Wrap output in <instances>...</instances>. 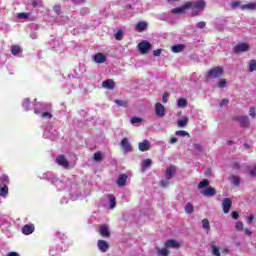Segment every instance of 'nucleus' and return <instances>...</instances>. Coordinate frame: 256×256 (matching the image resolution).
Segmentation results:
<instances>
[{
	"label": "nucleus",
	"mask_w": 256,
	"mask_h": 256,
	"mask_svg": "<svg viewBox=\"0 0 256 256\" xmlns=\"http://www.w3.org/2000/svg\"><path fill=\"white\" fill-rule=\"evenodd\" d=\"M223 75H225V70H223L222 67L216 66L207 72L206 79L207 81H209V79H219L223 77Z\"/></svg>",
	"instance_id": "f257e3e1"
},
{
	"label": "nucleus",
	"mask_w": 256,
	"mask_h": 256,
	"mask_svg": "<svg viewBox=\"0 0 256 256\" xmlns=\"http://www.w3.org/2000/svg\"><path fill=\"white\" fill-rule=\"evenodd\" d=\"M191 7H193V2L188 1L181 7L173 8L172 13L174 15H182V14L186 13L187 9H191Z\"/></svg>",
	"instance_id": "f03ea898"
},
{
	"label": "nucleus",
	"mask_w": 256,
	"mask_h": 256,
	"mask_svg": "<svg viewBox=\"0 0 256 256\" xmlns=\"http://www.w3.org/2000/svg\"><path fill=\"white\" fill-rule=\"evenodd\" d=\"M138 51H140L141 55H145L153 49V45L149 43V41H142L138 44Z\"/></svg>",
	"instance_id": "7ed1b4c3"
},
{
	"label": "nucleus",
	"mask_w": 256,
	"mask_h": 256,
	"mask_svg": "<svg viewBox=\"0 0 256 256\" xmlns=\"http://www.w3.org/2000/svg\"><path fill=\"white\" fill-rule=\"evenodd\" d=\"M235 121H238L240 127L243 129H249V127H251V121H249V117L247 116H237Z\"/></svg>",
	"instance_id": "20e7f679"
},
{
	"label": "nucleus",
	"mask_w": 256,
	"mask_h": 256,
	"mask_svg": "<svg viewBox=\"0 0 256 256\" xmlns=\"http://www.w3.org/2000/svg\"><path fill=\"white\" fill-rule=\"evenodd\" d=\"M56 163H57V165H60V167H64V169L69 168V161L67 160V158L63 154L56 157Z\"/></svg>",
	"instance_id": "39448f33"
},
{
	"label": "nucleus",
	"mask_w": 256,
	"mask_h": 256,
	"mask_svg": "<svg viewBox=\"0 0 256 256\" xmlns=\"http://www.w3.org/2000/svg\"><path fill=\"white\" fill-rule=\"evenodd\" d=\"M120 146L122 147L123 151H125V153H131V151H133V146H131L129 139L127 138L121 140Z\"/></svg>",
	"instance_id": "423d86ee"
},
{
	"label": "nucleus",
	"mask_w": 256,
	"mask_h": 256,
	"mask_svg": "<svg viewBox=\"0 0 256 256\" xmlns=\"http://www.w3.org/2000/svg\"><path fill=\"white\" fill-rule=\"evenodd\" d=\"M233 51H234V53H245V52L249 51V44H247V43L237 44L234 47Z\"/></svg>",
	"instance_id": "0eeeda50"
},
{
	"label": "nucleus",
	"mask_w": 256,
	"mask_h": 256,
	"mask_svg": "<svg viewBox=\"0 0 256 256\" xmlns=\"http://www.w3.org/2000/svg\"><path fill=\"white\" fill-rule=\"evenodd\" d=\"M175 173H177V167L174 165L168 166L165 171L166 179H168V181H171V179H173V175H175Z\"/></svg>",
	"instance_id": "6e6552de"
},
{
	"label": "nucleus",
	"mask_w": 256,
	"mask_h": 256,
	"mask_svg": "<svg viewBox=\"0 0 256 256\" xmlns=\"http://www.w3.org/2000/svg\"><path fill=\"white\" fill-rule=\"evenodd\" d=\"M155 113L157 117H160V118L165 117V106H163V104H161L160 102H157L155 104Z\"/></svg>",
	"instance_id": "1a4fd4ad"
},
{
	"label": "nucleus",
	"mask_w": 256,
	"mask_h": 256,
	"mask_svg": "<svg viewBox=\"0 0 256 256\" xmlns=\"http://www.w3.org/2000/svg\"><path fill=\"white\" fill-rule=\"evenodd\" d=\"M165 247L166 249H179V247H181V244L175 239H169L165 242Z\"/></svg>",
	"instance_id": "9d476101"
},
{
	"label": "nucleus",
	"mask_w": 256,
	"mask_h": 256,
	"mask_svg": "<svg viewBox=\"0 0 256 256\" xmlns=\"http://www.w3.org/2000/svg\"><path fill=\"white\" fill-rule=\"evenodd\" d=\"M231 205H233V201H231V198H224L222 202V208L225 214L229 213L231 211Z\"/></svg>",
	"instance_id": "9b49d317"
},
{
	"label": "nucleus",
	"mask_w": 256,
	"mask_h": 256,
	"mask_svg": "<svg viewBox=\"0 0 256 256\" xmlns=\"http://www.w3.org/2000/svg\"><path fill=\"white\" fill-rule=\"evenodd\" d=\"M93 61L96 62L98 65H101L102 63H105L107 61V56L105 54L98 52L94 55Z\"/></svg>",
	"instance_id": "f8f14e48"
},
{
	"label": "nucleus",
	"mask_w": 256,
	"mask_h": 256,
	"mask_svg": "<svg viewBox=\"0 0 256 256\" xmlns=\"http://www.w3.org/2000/svg\"><path fill=\"white\" fill-rule=\"evenodd\" d=\"M35 232V225L34 224H26L22 227L23 235H31Z\"/></svg>",
	"instance_id": "ddd939ff"
},
{
	"label": "nucleus",
	"mask_w": 256,
	"mask_h": 256,
	"mask_svg": "<svg viewBox=\"0 0 256 256\" xmlns=\"http://www.w3.org/2000/svg\"><path fill=\"white\" fill-rule=\"evenodd\" d=\"M138 149L142 152L149 151L151 149V142L149 140H143V142L138 144Z\"/></svg>",
	"instance_id": "4468645a"
},
{
	"label": "nucleus",
	"mask_w": 256,
	"mask_h": 256,
	"mask_svg": "<svg viewBox=\"0 0 256 256\" xmlns=\"http://www.w3.org/2000/svg\"><path fill=\"white\" fill-rule=\"evenodd\" d=\"M97 245L101 253H107V251H109V243H107V241L99 240Z\"/></svg>",
	"instance_id": "2eb2a0df"
},
{
	"label": "nucleus",
	"mask_w": 256,
	"mask_h": 256,
	"mask_svg": "<svg viewBox=\"0 0 256 256\" xmlns=\"http://www.w3.org/2000/svg\"><path fill=\"white\" fill-rule=\"evenodd\" d=\"M102 87L113 91V89H115V81H113V79H107L102 82Z\"/></svg>",
	"instance_id": "dca6fc26"
},
{
	"label": "nucleus",
	"mask_w": 256,
	"mask_h": 256,
	"mask_svg": "<svg viewBox=\"0 0 256 256\" xmlns=\"http://www.w3.org/2000/svg\"><path fill=\"white\" fill-rule=\"evenodd\" d=\"M207 3L204 0H197L196 2H192V7L197 9L198 11H203L205 9Z\"/></svg>",
	"instance_id": "f3484780"
},
{
	"label": "nucleus",
	"mask_w": 256,
	"mask_h": 256,
	"mask_svg": "<svg viewBox=\"0 0 256 256\" xmlns=\"http://www.w3.org/2000/svg\"><path fill=\"white\" fill-rule=\"evenodd\" d=\"M202 194L204 195V197H215V195H217V190L209 186L203 191Z\"/></svg>",
	"instance_id": "a211bd4d"
},
{
	"label": "nucleus",
	"mask_w": 256,
	"mask_h": 256,
	"mask_svg": "<svg viewBox=\"0 0 256 256\" xmlns=\"http://www.w3.org/2000/svg\"><path fill=\"white\" fill-rule=\"evenodd\" d=\"M127 177H128L127 174H121L118 177L116 181L118 187H125L127 185Z\"/></svg>",
	"instance_id": "6ab92c4d"
},
{
	"label": "nucleus",
	"mask_w": 256,
	"mask_h": 256,
	"mask_svg": "<svg viewBox=\"0 0 256 256\" xmlns=\"http://www.w3.org/2000/svg\"><path fill=\"white\" fill-rule=\"evenodd\" d=\"M171 51L173 53H181L183 51H185V44H177V45H173L171 47Z\"/></svg>",
	"instance_id": "aec40b11"
},
{
	"label": "nucleus",
	"mask_w": 256,
	"mask_h": 256,
	"mask_svg": "<svg viewBox=\"0 0 256 256\" xmlns=\"http://www.w3.org/2000/svg\"><path fill=\"white\" fill-rule=\"evenodd\" d=\"M229 179L232 182V185H234V187H239V185H241V178L239 176L231 175Z\"/></svg>",
	"instance_id": "412c9836"
},
{
	"label": "nucleus",
	"mask_w": 256,
	"mask_h": 256,
	"mask_svg": "<svg viewBox=\"0 0 256 256\" xmlns=\"http://www.w3.org/2000/svg\"><path fill=\"white\" fill-rule=\"evenodd\" d=\"M100 234L102 237H110L111 232H109V228H107V225L100 226Z\"/></svg>",
	"instance_id": "4be33fe9"
},
{
	"label": "nucleus",
	"mask_w": 256,
	"mask_h": 256,
	"mask_svg": "<svg viewBox=\"0 0 256 256\" xmlns=\"http://www.w3.org/2000/svg\"><path fill=\"white\" fill-rule=\"evenodd\" d=\"M153 165V161L151 159H145L142 161V171L145 173L147 171L148 167H151Z\"/></svg>",
	"instance_id": "5701e85b"
},
{
	"label": "nucleus",
	"mask_w": 256,
	"mask_h": 256,
	"mask_svg": "<svg viewBox=\"0 0 256 256\" xmlns=\"http://www.w3.org/2000/svg\"><path fill=\"white\" fill-rule=\"evenodd\" d=\"M148 27L147 22L140 21L136 24V31H145Z\"/></svg>",
	"instance_id": "b1692460"
},
{
	"label": "nucleus",
	"mask_w": 256,
	"mask_h": 256,
	"mask_svg": "<svg viewBox=\"0 0 256 256\" xmlns=\"http://www.w3.org/2000/svg\"><path fill=\"white\" fill-rule=\"evenodd\" d=\"M242 11L249 10V11H255L256 9V3H248L241 6Z\"/></svg>",
	"instance_id": "393cba45"
},
{
	"label": "nucleus",
	"mask_w": 256,
	"mask_h": 256,
	"mask_svg": "<svg viewBox=\"0 0 256 256\" xmlns=\"http://www.w3.org/2000/svg\"><path fill=\"white\" fill-rule=\"evenodd\" d=\"M185 213H187V215H192V213H195V207H193V204H191V202H188L186 204Z\"/></svg>",
	"instance_id": "a878e982"
},
{
	"label": "nucleus",
	"mask_w": 256,
	"mask_h": 256,
	"mask_svg": "<svg viewBox=\"0 0 256 256\" xmlns=\"http://www.w3.org/2000/svg\"><path fill=\"white\" fill-rule=\"evenodd\" d=\"M108 199H109V203H110V209H115V207L117 205V199L115 198V196L109 195Z\"/></svg>",
	"instance_id": "bb28decb"
},
{
	"label": "nucleus",
	"mask_w": 256,
	"mask_h": 256,
	"mask_svg": "<svg viewBox=\"0 0 256 256\" xmlns=\"http://www.w3.org/2000/svg\"><path fill=\"white\" fill-rule=\"evenodd\" d=\"M103 153H101V151H97L96 153H94L93 155V159L94 161H96L97 163L103 161Z\"/></svg>",
	"instance_id": "cd10ccee"
},
{
	"label": "nucleus",
	"mask_w": 256,
	"mask_h": 256,
	"mask_svg": "<svg viewBox=\"0 0 256 256\" xmlns=\"http://www.w3.org/2000/svg\"><path fill=\"white\" fill-rule=\"evenodd\" d=\"M178 103V107H180V109H185V107H187V99L185 98H179L177 100Z\"/></svg>",
	"instance_id": "c85d7f7f"
},
{
	"label": "nucleus",
	"mask_w": 256,
	"mask_h": 256,
	"mask_svg": "<svg viewBox=\"0 0 256 256\" xmlns=\"http://www.w3.org/2000/svg\"><path fill=\"white\" fill-rule=\"evenodd\" d=\"M7 195H9V187L4 185L2 188H0V197H7Z\"/></svg>",
	"instance_id": "c756f323"
},
{
	"label": "nucleus",
	"mask_w": 256,
	"mask_h": 256,
	"mask_svg": "<svg viewBox=\"0 0 256 256\" xmlns=\"http://www.w3.org/2000/svg\"><path fill=\"white\" fill-rule=\"evenodd\" d=\"M114 103H116L118 107H129V101L127 100H115Z\"/></svg>",
	"instance_id": "7c9ffc66"
},
{
	"label": "nucleus",
	"mask_w": 256,
	"mask_h": 256,
	"mask_svg": "<svg viewBox=\"0 0 256 256\" xmlns=\"http://www.w3.org/2000/svg\"><path fill=\"white\" fill-rule=\"evenodd\" d=\"M248 71L250 73H253V71H256V60L255 59L250 60Z\"/></svg>",
	"instance_id": "2f4dec72"
},
{
	"label": "nucleus",
	"mask_w": 256,
	"mask_h": 256,
	"mask_svg": "<svg viewBox=\"0 0 256 256\" xmlns=\"http://www.w3.org/2000/svg\"><path fill=\"white\" fill-rule=\"evenodd\" d=\"M11 53H12V55H19V53H21V46L13 45L11 47Z\"/></svg>",
	"instance_id": "473e14b6"
},
{
	"label": "nucleus",
	"mask_w": 256,
	"mask_h": 256,
	"mask_svg": "<svg viewBox=\"0 0 256 256\" xmlns=\"http://www.w3.org/2000/svg\"><path fill=\"white\" fill-rule=\"evenodd\" d=\"M205 187H209V180L203 179L198 183V189H205Z\"/></svg>",
	"instance_id": "72a5a7b5"
},
{
	"label": "nucleus",
	"mask_w": 256,
	"mask_h": 256,
	"mask_svg": "<svg viewBox=\"0 0 256 256\" xmlns=\"http://www.w3.org/2000/svg\"><path fill=\"white\" fill-rule=\"evenodd\" d=\"M202 227L203 229H205L206 231H210L211 230V225L209 224V219L204 218L202 220Z\"/></svg>",
	"instance_id": "f704fd0d"
},
{
	"label": "nucleus",
	"mask_w": 256,
	"mask_h": 256,
	"mask_svg": "<svg viewBox=\"0 0 256 256\" xmlns=\"http://www.w3.org/2000/svg\"><path fill=\"white\" fill-rule=\"evenodd\" d=\"M30 105H31V100L29 98H25L22 102V107L25 109V111H29Z\"/></svg>",
	"instance_id": "c9c22d12"
},
{
	"label": "nucleus",
	"mask_w": 256,
	"mask_h": 256,
	"mask_svg": "<svg viewBox=\"0 0 256 256\" xmlns=\"http://www.w3.org/2000/svg\"><path fill=\"white\" fill-rule=\"evenodd\" d=\"M175 135H177V137H191V135L189 134V132L184 131V130H178V131H176Z\"/></svg>",
	"instance_id": "e433bc0d"
},
{
	"label": "nucleus",
	"mask_w": 256,
	"mask_h": 256,
	"mask_svg": "<svg viewBox=\"0 0 256 256\" xmlns=\"http://www.w3.org/2000/svg\"><path fill=\"white\" fill-rule=\"evenodd\" d=\"M157 251L159 256H169V250L167 249V247L162 249L157 248Z\"/></svg>",
	"instance_id": "4c0bfd02"
},
{
	"label": "nucleus",
	"mask_w": 256,
	"mask_h": 256,
	"mask_svg": "<svg viewBox=\"0 0 256 256\" xmlns=\"http://www.w3.org/2000/svg\"><path fill=\"white\" fill-rule=\"evenodd\" d=\"M187 123H189V119L187 118L178 120V127H187Z\"/></svg>",
	"instance_id": "58836bf2"
},
{
	"label": "nucleus",
	"mask_w": 256,
	"mask_h": 256,
	"mask_svg": "<svg viewBox=\"0 0 256 256\" xmlns=\"http://www.w3.org/2000/svg\"><path fill=\"white\" fill-rule=\"evenodd\" d=\"M17 17L18 19H29V17H31V13L20 12Z\"/></svg>",
	"instance_id": "ea45409f"
},
{
	"label": "nucleus",
	"mask_w": 256,
	"mask_h": 256,
	"mask_svg": "<svg viewBox=\"0 0 256 256\" xmlns=\"http://www.w3.org/2000/svg\"><path fill=\"white\" fill-rule=\"evenodd\" d=\"M121 39H123V30H118L115 34V40L121 41Z\"/></svg>",
	"instance_id": "a19ab883"
},
{
	"label": "nucleus",
	"mask_w": 256,
	"mask_h": 256,
	"mask_svg": "<svg viewBox=\"0 0 256 256\" xmlns=\"http://www.w3.org/2000/svg\"><path fill=\"white\" fill-rule=\"evenodd\" d=\"M42 1L41 0H31V5H32V7H41L42 6Z\"/></svg>",
	"instance_id": "79ce46f5"
},
{
	"label": "nucleus",
	"mask_w": 256,
	"mask_h": 256,
	"mask_svg": "<svg viewBox=\"0 0 256 256\" xmlns=\"http://www.w3.org/2000/svg\"><path fill=\"white\" fill-rule=\"evenodd\" d=\"M42 119H53V114H51L50 112H43L41 114Z\"/></svg>",
	"instance_id": "37998d69"
},
{
	"label": "nucleus",
	"mask_w": 256,
	"mask_h": 256,
	"mask_svg": "<svg viewBox=\"0 0 256 256\" xmlns=\"http://www.w3.org/2000/svg\"><path fill=\"white\" fill-rule=\"evenodd\" d=\"M212 253H213V255H215V256H221V252L219 251V247H217V246H212Z\"/></svg>",
	"instance_id": "c03bdc74"
},
{
	"label": "nucleus",
	"mask_w": 256,
	"mask_h": 256,
	"mask_svg": "<svg viewBox=\"0 0 256 256\" xmlns=\"http://www.w3.org/2000/svg\"><path fill=\"white\" fill-rule=\"evenodd\" d=\"M218 87H219L220 89H224V87H227V80L221 79V80L218 82Z\"/></svg>",
	"instance_id": "a18cd8bd"
},
{
	"label": "nucleus",
	"mask_w": 256,
	"mask_h": 256,
	"mask_svg": "<svg viewBox=\"0 0 256 256\" xmlns=\"http://www.w3.org/2000/svg\"><path fill=\"white\" fill-rule=\"evenodd\" d=\"M193 147L196 151H198V153H203V146H201V144H193Z\"/></svg>",
	"instance_id": "49530a36"
},
{
	"label": "nucleus",
	"mask_w": 256,
	"mask_h": 256,
	"mask_svg": "<svg viewBox=\"0 0 256 256\" xmlns=\"http://www.w3.org/2000/svg\"><path fill=\"white\" fill-rule=\"evenodd\" d=\"M53 11L56 13V15H61V5H55L53 7Z\"/></svg>",
	"instance_id": "de8ad7c7"
},
{
	"label": "nucleus",
	"mask_w": 256,
	"mask_h": 256,
	"mask_svg": "<svg viewBox=\"0 0 256 256\" xmlns=\"http://www.w3.org/2000/svg\"><path fill=\"white\" fill-rule=\"evenodd\" d=\"M143 120L141 119V118H139V117H133L132 119H131V124L132 125H135L136 123H141Z\"/></svg>",
	"instance_id": "09e8293b"
},
{
	"label": "nucleus",
	"mask_w": 256,
	"mask_h": 256,
	"mask_svg": "<svg viewBox=\"0 0 256 256\" xmlns=\"http://www.w3.org/2000/svg\"><path fill=\"white\" fill-rule=\"evenodd\" d=\"M231 167L232 169H236L237 171L241 169V165L239 164V162H232Z\"/></svg>",
	"instance_id": "8fccbe9b"
},
{
	"label": "nucleus",
	"mask_w": 256,
	"mask_h": 256,
	"mask_svg": "<svg viewBox=\"0 0 256 256\" xmlns=\"http://www.w3.org/2000/svg\"><path fill=\"white\" fill-rule=\"evenodd\" d=\"M206 25L207 24L204 21H200L196 24L198 29H205Z\"/></svg>",
	"instance_id": "3c124183"
},
{
	"label": "nucleus",
	"mask_w": 256,
	"mask_h": 256,
	"mask_svg": "<svg viewBox=\"0 0 256 256\" xmlns=\"http://www.w3.org/2000/svg\"><path fill=\"white\" fill-rule=\"evenodd\" d=\"M249 115H250V117H252V119H255L256 113H255V108L254 107H251L249 109Z\"/></svg>",
	"instance_id": "603ef678"
},
{
	"label": "nucleus",
	"mask_w": 256,
	"mask_h": 256,
	"mask_svg": "<svg viewBox=\"0 0 256 256\" xmlns=\"http://www.w3.org/2000/svg\"><path fill=\"white\" fill-rule=\"evenodd\" d=\"M162 101H163V103H167V101H169V93L164 92V94L162 96Z\"/></svg>",
	"instance_id": "864d4df0"
},
{
	"label": "nucleus",
	"mask_w": 256,
	"mask_h": 256,
	"mask_svg": "<svg viewBox=\"0 0 256 256\" xmlns=\"http://www.w3.org/2000/svg\"><path fill=\"white\" fill-rule=\"evenodd\" d=\"M169 181L170 180H168L167 178H166V180H162L160 183L161 187H163V188L169 187Z\"/></svg>",
	"instance_id": "5fc2aeb1"
},
{
	"label": "nucleus",
	"mask_w": 256,
	"mask_h": 256,
	"mask_svg": "<svg viewBox=\"0 0 256 256\" xmlns=\"http://www.w3.org/2000/svg\"><path fill=\"white\" fill-rule=\"evenodd\" d=\"M237 231H243V222H236Z\"/></svg>",
	"instance_id": "6e6d98bb"
},
{
	"label": "nucleus",
	"mask_w": 256,
	"mask_h": 256,
	"mask_svg": "<svg viewBox=\"0 0 256 256\" xmlns=\"http://www.w3.org/2000/svg\"><path fill=\"white\" fill-rule=\"evenodd\" d=\"M253 221H255V214H250L247 218V223L251 224Z\"/></svg>",
	"instance_id": "4d7b16f0"
},
{
	"label": "nucleus",
	"mask_w": 256,
	"mask_h": 256,
	"mask_svg": "<svg viewBox=\"0 0 256 256\" xmlns=\"http://www.w3.org/2000/svg\"><path fill=\"white\" fill-rule=\"evenodd\" d=\"M225 105H229V99H222L220 102V107H225Z\"/></svg>",
	"instance_id": "13d9d810"
},
{
	"label": "nucleus",
	"mask_w": 256,
	"mask_h": 256,
	"mask_svg": "<svg viewBox=\"0 0 256 256\" xmlns=\"http://www.w3.org/2000/svg\"><path fill=\"white\" fill-rule=\"evenodd\" d=\"M161 49H157V50H154L153 51V55H154V57H160L161 56Z\"/></svg>",
	"instance_id": "bf43d9fd"
},
{
	"label": "nucleus",
	"mask_w": 256,
	"mask_h": 256,
	"mask_svg": "<svg viewBox=\"0 0 256 256\" xmlns=\"http://www.w3.org/2000/svg\"><path fill=\"white\" fill-rule=\"evenodd\" d=\"M232 219H235V220L239 219V212L233 211L232 212Z\"/></svg>",
	"instance_id": "052dcab7"
},
{
	"label": "nucleus",
	"mask_w": 256,
	"mask_h": 256,
	"mask_svg": "<svg viewBox=\"0 0 256 256\" xmlns=\"http://www.w3.org/2000/svg\"><path fill=\"white\" fill-rule=\"evenodd\" d=\"M249 174L251 175V177H256V166L249 171Z\"/></svg>",
	"instance_id": "680f3d73"
},
{
	"label": "nucleus",
	"mask_w": 256,
	"mask_h": 256,
	"mask_svg": "<svg viewBox=\"0 0 256 256\" xmlns=\"http://www.w3.org/2000/svg\"><path fill=\"white\" fill-rule=\"evenodd\" d=\"M245 235L251 236L253 235V232H251L249 229L245 228L244 230Z\"/></svg>",
	"instance_id": "e2e57ef3"
},
{
	"label": "nucleus",
	"mask_w": 256,
	"mask_h": 256,
	"mask_svg": "<svg viewBox=\"0 0 256 256\" xmlns=\"http://www.w3.org/2000/svg\"><path fill=\"white\" fill-rule=\"evenodd\" d=\"M239 5H241V2L239 1L232 2L231 4L232 7H239Z\"/></svg>",
	"instance_id": "0e129e2a"
},
{
	"label": "nucleus",
	"mask_w": 256,
	"mask_h": 256,
	"mask_svg": "<svg viewBox=\"0 0 256 256\" xmlns=\"http://www.w3.org/2000/svg\"><path fill=\"white\" fill-rule=\"evenodd\" d=\"M2 181L3 183H9V176H3Z\"/></svg>",
	"instance_id": "69168bd1"
},
{
	"label": "nucleus",
	"mask_w": 256,
	"mask_h": 256,
	"mask_svg": "<svg viewBox=\"0 0 256 256\" xmlns=\"http://www.w3.org/2000/svg\"><path fill=\"white\" fill-rule=\"evenodd\" d=\"M7 256H20L17 252H9Z\"/></svg>",
	"instance_id": "338daca9"
},
{
	"label": "nucleus",
	"mask_w": 256,
	"mask_h": 256,
	"mask_svg": "<svg viewBox=\"0 0 256 256\" xmlns=\"http://www.w3.org/2000/svg\"><path fill=\"white\" fill-rule=\"evenodd\" d=\"M169 143H171V144L177 143V138H175V137L170 138Z\"/></svg>",
	"instance_id": "774afa93"
}]
</instances>
